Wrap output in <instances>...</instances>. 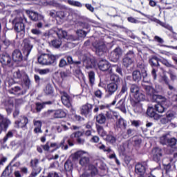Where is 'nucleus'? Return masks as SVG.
I'll return each mask as SVG.
<instances>
[{"label":"nucleus","instance_id":"6","mask_svg":"<svg viewBox=\"0 0 177 177\" xmlns=\"http://www.w3.org/2000/svg\"><path fill=\"white\" fill-rule=\"evenodd\" d=\"M135 57V53L133 51H129L123 58V66L124 67H129L132 63H133V58Z\"/></svg>","mask_w":177,"mask_h":177},{"label":"nucleus","instance_id":"17","mask_svg":"<svg viewBox=\"0 0 177 177\" xmlns=\"http://www.w3.org/2000/svg\"><path fill=\"white\" fill-rule=\"evenodd\" d=\"M136 174L140 175V176H143L145 172H146V166L142 163H138L136 165Z\"/></svg>","mask_w":177,"mask_h":177},{"label":"nucleus","instance_id":"30","mask_svg":"<svg viewBox=\"0 0 177 177\" xmlns=\"http://www.w3.org/2000/svg\"><path fill=\"white\" fill-rule=\"evenodd\" d=\"M57 35L58 38L62 39V38H65L66 39H68V36L67 35V32L65 30H63L62 29H58L57 31Z\"/></svg>","mask_w":177,"mask_h":177},{"label":"nucleus","instance_id":"62","mask_svg":"<svg viewBox=\"0 0 177 177\" xmlns=\"http://www.w3.org/2000/svg\"><path fill=\"white\" fill-rule=\"evenodd\" d=\"M1 45H4L5 46H9L10 45V41L8 40L7 39L3 38L1 41H0Z\"/></svg>","mask_w":177,"mask_h":177},{"label":"nucleus","instance_id":"64","mask_svg":"<svg viewBox=\"0 0 177 177\" xmlns=\"http://www.w3.org/2000/svg\"><path fill=\"white\" fill-rule=\"evenodd\" d=\"M32 34H34V35H41L42 34V32L39 30V29L34 28L31 30Z\"/></svg>","mask_w":177,"mask_h":177},{"label":"nucleus","instance_id":"48","mask_svg":"<svg viewBox=\"0 0 177 177\" xmlns=\"http://www.w3.org/2000/svg\"><path fill=\"white\" fill-rule=\"evenodd\" d=\"M67 62L69 64H75V66H80L81 64V61H73V57L68 56Z\"/></svg>","mask_w":177,"mask_h":177},{"label":"nucleus","instance_id":"42","mask_svg":"<svg viewBox=\"0 0 177 177\" xmlns=\"http://www.w3.org/2000/svg\"><path fill=\"white\" fill-rule=\"evenodd\" d=\"M84 133L82 131H77L76 132L73 133L70 138L71 139H74V138H75V139H80V138H81V136H83Z\"/></svg>","mask_w":177,"mask_h":177},{"label":"nucleus","instance_id":"41","mask_svg":"<svg viewBox=\"0 0 177 177\" xmlns=\"http://www.w3.org/2000/svg\"><path fill=\"white\" fill-rule=\"evenodd\" d=\"M23 80H24V85L25 88H26V89H30V86L31 85V81L30 80L28 75H26Z\"/></svg>","mask_w":177,"mask_h":177},{"label":"nucleus","instance_id":"36","mask_svg":"<svg viewBox=\"0 0 177 177\" xmlns=\"http://www.w3.org/2000/svg\"><path fill=\"white\" fill-rule=\"evenodd\" d=\"M97 133L100 134L102 136V138H103V139L106 138L107 133L106 132V131H104V129H103V127L97 126Z\"/></svg>","mask_w":177,"mask_h":177},{"label":"nucleus","instance_id":"43","mask_svg":"<svg viewBox=\"0 0 177 177\" xmlns=\"http://www.w3.org/2000/svg\"><path fill=\"white\" fill-rule=\"evenodd\" d=\"M56 62V56L48 54V59H47V66L49 64H53Z\"/></svg>","mask_w":177,"mask_h":177},{"label":"nucleus","instance_id":"54","mask_svg":"<svg viewBox=\"0 0 177 177\" xmlns=\"http://www.w3.org/2000/svg\"><path fill=\"white\" fill-rule=\"evenodd\" d=\"M166 118L169 120V122L172 121V120H174V118H175V113H174V112H167L166 113Z\"/></svg>","mask_w":177,"mask_h":177},{"label":"nucleus","instance_id":"46","mask_svg":"<svg viewBox=\"0 0 177 177\" xmlns=\"http://www.w3.org/2000/svg\"><path fill=\"white\" fill-rule=\"evenodd\" d=\"M50 103H51L50 102H46L44 103H39V102L36 103L37 111H41V110L44 109V106H45V104H50Z\"/></svg>","mask_w":177,"mask_h":177},{"label":"nucleus","instance_id":"4","mask_svg":"<svg viewBox=\"0 0 177 177\" xmlns=\"http://www.w3.org/2000/svg\"><path fill=\"white\" fill-rule=\"evenodd\" d=\"M86 156H88V152L78 151L73 155V158H75V160H78V158H81L80 160V165H82V167H87V165H89V158Z\"/></svg>","mask_w":177,"mask_h":177},{"label":"nucleus","instance_id":"55","mask_svg":"<svg viewBox=\"0 0 177 177\" xmlns=\"http://www.w3.org/2000/svg\"><path fill=\"white\" fill-rule=\"evenodd\" d=\"M156 23L158 24H160V26H161L162 27H164V28H167V30H171L172 29V27L171 26H169V25L160 21V20H157L156 21Z\"/></svg>","mask_w":177,"mask_h":177},{"label":"nucleus","instance_id":"24","mask_svg":"<svg viewBox=\"0 0 177 177\" xmlns=\"http://www.w3.org/2000/svg\"><path fill=\"white\" fill-rule=\"evenodd\" d=\"M33 124L35 127L34 132L35 133H42V130L41 128H42V122L40 120H33Z\"/></svg>","mask_w":177,"mask_h":177},{"label":"nucleus","instance_id":"27","mask_svg":"<svg viewBox=\"0 0 177 177\" xmlns=\"http://www.w3.org/2000/svg\"><path fill=\"white\" fill-rule=\"evenodd\" d=\"M53 114L55 118H64V117L66 115V112L64 111L63 109H58L55 111Z\"/></svg>","mask_w":177,"mask_h":177},{"label":"nucleus","instance_id":"52","mask_svg":"<svg viewBox=\"0 0 177 177\" xmlns=\"http://www.w3.org/2000/svg\"><path fill=\"white\" fill-rule=\"evenodd\" d=\"M118 107L120 110H121V111H122L123 113H125L126 110H125V104H124V100H120L118 103Z\"/></svg>","mask_w":177,"mask_h":177},{"label":"nucleus","instance_id":"12","mask_svg":"<svg viewBox=\"0 0 177 177\" xmlns=\"http://www.w3.org/2000/svg\"><path fill=\"white\" fill-rule=\"evenodd\" d=\"M152 153L153 161L158 162L161 160V157H162V151L160 148H155L152 150Z\"/></svg>","mask_w":177,"mask_h":177},{"label":"nucleus","instance_id":"11","mask_svg":"<svg viewBox=\"0 0 177 177\" xmlns=\"http://www.w3.org/2000/svg\"><path fill=\"white\" fill-rule=\"evenodd\" d=\"M92 113V104H86L82 106L81 108V115L88 117L89 114Z\"/></svg>","mask_w":177,"mask_h":177},{"label":"nucleus","instance_id":"35","mask_svg":"<svg viewBox=\"0 0 177 177\" xmlns=\"http://www.w3.org/2000/svg\"><path fill=\"white\" fill-rule=\"evenodd\" d=\"M104 140H106V142H109V143H115L117 140L115 137H114V136H113V134L111 133L106 134V136H105Z\"/></svg>","mask_w":177,"mask_h":177},{"label":"nucleus","instance_id":"25","mask_svg":"<svg viewBox=\"0 0 177 177\" xmlns=\"http://www.w3.org/2000/svg\"><path fill=\"white\" fill-rule=\"evenodd\" d=\"M116 128H120L121 129H125L127 128V120L122 118H120L115 122Z\"/></svg>","mask_w":177,"mask_h":177},{"label":"nucleus","instance_id":"56","mask_svg":"<svg viewBox=\"0 0 177 177\" xmlns=\"http://www.w3.org/2000/svg\"><path fill=\"white\" fill-rule=\"evenodd\" d=\"M84 66H85L86 68H92L93 67V64L89 59H85L84 61Z\"/></svg>","mask_w":177,"mask_h":177},{"label":"nucleus","instance_id":"57","mask_svg":"<svg viewBox=\"0 0 177 177\" xmlns=\"http://www.w3.org/2000/svg\"><path fill=\"white\" fill-rule=\"evenodd\" d=\"M12 174V171H9V166H7L4 171H3L1 176H9Z\"/></svg>","mask_w":177,"mask_h":177},{"label":"nucleus","instance_id":"31","mask_svg":"<svg viewBox=\"0 0 177 177\" xmlns=\"http://www.w3.org/2000/svg\"><path fill=\"white\" fill-rule=\"evenodd\" d=\"M110 80L112 84H116V85H118L119 82H121V79L115 74L111 75Z\"/></svg>","mask_w":177,"mask_h":177},{"label":"nucleus","instance_id":"63","mask_svg":"<svg viewBox=\"0 0 177 177\" xmlns=\"http://www.w3.org/2000/svg\"><path fill=\"white\" fill-rule=\"evenodd\" d=\"M67 66V61L64 59H61L59 61V66L62 68V67H66Z\"/></svg>","mask_w":177,"mask_h":177},{"label":"nucleus","instance_id":"7","mask_svg":"<svg viewBox=\"0 0 177 177\" xmlns=\"http://www.w3.org/2000/svg\"><path fill=\"white\" fill-rule=\"evenodd\" d=\"M39 162V161L37 158L32 159L30 161V166L32 168V171L31 173V175L33 177L37 176V175H38V174H39L41 171H42V169H41V167L38 166Z\"/></svg>","mask_w":177,"mask_h":177},{"label":"nucleus","instance_id":"40","mask_svg":"<svg viewBox=\"0 0 177 177\" xmlns=\"http://www.w3.org/2000/svg\"><path fill=\"white\" fill-rule=\"evenodd\" d=\"M64 169L68 171H73V162L67 160L64 164Z\"/></svg>","mask_w":177,"mask_h":177},{"label":"nucleus","instance_id":"39","mask_svg":"<svg viewBox=\"0 0 177 177\" xmlns=\"http://www.w3.org/2000/svg\"><path fill=\"white\" fill-rule=\"evenodd\" d=\"M135 113H143V106L140 102H136L134 105Z\"/></svg>","mask_w":177,"mask_h":177},{"label":"nucleus","instance_id":"61","mask_svg":"<svg viewBox=\"0 0 177 177\" xmlns=\"http://www.w3.org/2000/svg\"><path fill=\"white\" fill-rule=\"evenodd\" d=\"M50 142H47L46 145H41V149L44 150V151H49V149H50Z\"/></svg>","mask_w":177,"mask_h":177},{"label":"nucleus","instance_id":"19","mask_svg":"<svg viewBox=\"0 0 177 177\" xmlns=\"http://www.w3.org/2000/svg\"><path fill=\"white\" fill-rule=\"evenodd\" d=\"M117 89H118V84L111 82L108 84L106 91L109 95L114 94L115 92H117Z\"/></svg>","mask_w":177,"mask_h":177},{"label":"nucleus","instance_id":"32","mask_svg":"<svg viewBox=\"0 0 177 177\" xmlns=\"http://www.w3.org/2000/svg\"><path fill=\"white\" fill-rule=\"evenodd\" d=\"M26 75H27V74H26V73L21 72L20 71H17L14 73V77H15V80H21V78L24 79Z\"/></svg>","mask_w":177,"mask_h":177},{"label":"nucleus","instance_id":"60","mask_svg":"<svg viewBox=\"0 0 177 177\" xmlns=\"http://www.w3.org/2000/svg\"><path fill=\"white\" fill-rule=\"evenodd\" d=\"M77 34L81 38H85V37H86V32H85V31H84L82 30H78L77 31Z\"/></svg>","mask_w":177,"mask_h":177},{"label":"nucleus","instance_id":"58","mask_svg":"<svg viewBox=\"0 0 177 177\" xmlns=\"http://www.w3.org/2000/svg\"><path fill=\"white\" fill-rule=\"evenodd\" d=\"M160 80H161V81H164V82H165V84H166V85L169 84V79L168 78V76H167V75L163 74L162 75H161Z\"/></svg>","mask_w":177,"mask_h":177},{"label":"nucleus","instance_id":"53","mask_svg":"<svg viewBox=\"0 0 177 177\" xmlns=\"http://www.w3.org/2000/svg\"><path fill=\"white\" fill-rule=\"evenodd\" d=\"M37 73H39L40 75H46V74L50 73V70L49 68L39 69L37 70Z\"/></svg>","mask_w":177,"mask_h":177},{"label":"nucleus","instance_id":"45","mask_svg":"<svg viewBox=\"0 0 177 177\" xmlns=\"http://www.w3.org/2000/svg\"><path fill=\"white\" fill-rule=\"evenodd\" d=\"M169 139V138H168V134H165L160 137V143L163 145H167Z\"/></svg>","mask_w":177,"mask_h":177},{"label":"nucleus","instance_id":"21","mask_svg":"<svg viewBox=\"0 0 177 177\" xmlns=\"http://www.w3.org/2000/svg\"><path fill=\"white\" fill-rule=\"evenodd\" d=\"M12 60H14V62H21V60H23V54H21V51L15 50L12 53Z\"/></svg>","mask_w":177,"mask_h":177},{"label":"nucleus","instance_id":"50","mask_svg":"<svg viewBox=\"0 0 177 177\" xmlns=\"http://www.w3.org/2000/svg\"><path fill=\"white\" fill-rule=\"evenodd\" d=\"M97 147H98V149H100V150L106 151L107 153H111V149H110L109 147H106L105 145L99 144L97 145Z\"/></svg>","mask_w":177,"mask_h":177},{"label":"nucleus","instance_id":"26","mask_svg":"<svg viewBox=\"0 0 177 177\" xmlns=\"http://www.w3.org/2000/svg\"><path fill=\"white\" fill-rule=\"evenodd\" d=\"M149 64L151 66H154L155 67H157V66L158 67H160V58L157 57V56L153 55L152 57H151V58H149Z\"/></svg>","mask_w":177,"mask_h":177},{"label":"nucleus","instance_id":"15","mask_svg":"<svg viewBox=\"0 0 177 177\" xmlns=\"http://www.w3.org/2000/svg\"><path fill=\"white\" fill-rule=\"evenodd\" d=\"M66 139H67V137H64L59 144L56 142L50 143V147H56V149H60V147H62L63 150H67V149H68V145H66L64 146V142H66Z\"/></svg>","mask_w":177,"mask_h":177},{"label":"nucleus","instance_id":"20","mask_svg":"<svg viewBox=\"0 0 177 177\" xmlns=\"http://www.w3.org/2000/svg\"><path fill=\"white\" fill-rule=\"evenodd\" d=\"M62 102L66 107L70 109L71 107V102L70 101V96L67 93H64L63 95L61 97Z\"/></svg>","mask_w":177,"mask_h":177},{"label":"nucleus","instance_id":"33","mask_svg":"<svg viewBox=\"0 0 177 177\" xmlns=\"http://www.w3.org/2000/svg\"><path fill=\"white\" fill-rule=\"evenodd\" d=\"M96 121L98 124H104L106 122V116L103 113H100L96 116Z\"/></svg>","mask_w":177,"mask_h":177},{"label":"nucleus","instance_id":"16","mask_svg":"<svg viewBox=\"0 0 177 177\" xmlns=\"http://www.w3.org/2000/svg\"><path fill=\"white\" fill-rule=\"evenodd\" d=\"M93 45L95 48L96 55H97L98 56H102V55H103V53H104V50H106V45H104V44L103 43H99L95 46V44Z\"/></svg>","mask_w":177,"mask_h":177},{"label":"nucleus","instance_id":"9","mask_svg":"<svg viewBox=\"0 0 177 177\" xmlns=\"http://www.w3.org/2000/svg\"><path fill=\"white\" fill-rule=\"evenodd\" d=\"M10 120L8 118H3L2 115H0V131L1 133L2 131H6L8 128H9V125H10Z\"/></svg>","mask_w":177,"mask_h":177},{"label":"nucleus","instance_id":"28","mask_svg":"<svg viewBox=\"0 0 177 177\" xmlns=\"http://www.w3.org/2000/svg\"><path fill=\"white\" fill-rule=\"evenodd\" d=\"M27 13L30 19H31V20H33V21H37V20H39V17H41V15H38V13L34 11H27Z\"/></svg>","mask_w":177,"mask_h":177},{"label":"nucleus","instance_id":"29","mask_svg":"<svg viewBox=\"0 0 177 177\" xmlns=\"http://www.w3.org/2000/svg\"><path fill=\"white\" fill-rule=\"evenodd\" d=\"M132 77L135 82H139L142 80V73L139 71H134L132 73Z\"/></svg>","mask_w":177,"mask_h":177},{"label":"nucleus","instance_id":"3","mask_svg":"<svg viewBox=\"0 0 177 177\" xmlns=\"http://www.w3.org/2000/svg\"><path fill=\"white\" fill-rule=\"evenodd\" d=\"M31 40H28V39H25L24 40V55L26 57H28L30 53H31V50H32L33 46L31 42H35V44L39 43V39L35 37H30Z\"/></svg>","mask_w":177,"mask_h":177},{"label":"nucleus","instance_id":"23","mask_svg":"<svg viewBox=\"0 0 177 177\" xmlns=\"http://www.w3.org/2000/svg\"><path fill=\"white\" fill-rule=\"evenodd\" d=\"M15 134V130H10L6 133V136L0 140L1 145H5L9 139H12L13 135Z\"/></svg>","mask_w":177,"mask_h":177},{"label":"nucleus","instance_id":"14","mask_svg":"<svg viewBox=\"0 0 177 177\" xmlns=\"http://www.w3.org/2000/svg\"><path fill=\"white\" fill-rule=\"evenodd\" d=\"M111 65L110 63L106 59H101L98 63V68L101 70V71H107L109 68H110Z\"/></svg>","mask_w":177,"mask_h":177},{"label":"nucleus","instance_id":"37","mask_svg":"<svg viewBox=\"0 0 177 177\" xmlns=\"http://www.w3.org/2000/svg\"><path fill=\"white\" fill-rule=\"evenodd\" d=\"M68 5L71 6H76L77 8H82V3L78 1L75 0H67Z\"/></svg>","mask_w":177,"mask_h":177},{"label":"nucleus","instance_id":"2","mask_svg":"<svg viewBox=\"0 0 177 177\" xmlns=\"http://www.w3.org/2000/svg\"><path fill=\"white\" fill-rule=\"evenodd\" d=\"M27 21L23 14L17 15L15 19L12 21L13 24H15V30L17 31V38H23L24 37V23L23 21Z\"/></svg>","mask_w":177,"mask_h":177},{"label":"nucleus","instance_id":"49","mask_svg":"<svg viewBox=\"0 0 177 177\" xmlns=\"http://www.w3.org/2000/svg\"><path fill=\"white\" fill-rule=\"evenodd\" d=\"M88 80L91 85H93L95 84V72H88Z\"/></svg>","mask_w":177,"mask_h":177},{"label":"nucleus","instance_id":"59","mask_svg":"<svg viewBox=\"0 0 177 177\" xmlns=\"http://www.w3.org/2000/svg\"><path fill=\"white\" fill-rule=\"evenodd\" d=\"M127 20L129 23H133L134 24H138L140 23V21H139L137 19H135L134 17H128Z\"/></svg>","mask_w":177,"mask_h":177},{"label":"nucleus","instance_id":"18","mask_svg":"<svg viewBox=\"0 0 177 177\" xmlns=\"http://www.w3.org/2000/svg\"><path fill=\"white\" fill-rule=\"evenodd\" d=\"M0 62L4 66H10L12 59L10 58V56L6 53L0 56Z\"/></svg>","mask_w":177,"mask_h":177},{"label":"nucleus","instance_id":"34","mask_svg":"<svg viewBox=\"0 0 177 177\" xmlns=\"http://www.w3.org/2000/svg\"><path fill=\"white\" fill-rule=\"evenodd\" d=\"M10 95H21V88L19 86H15L10 90L8 91Z\"/></svg>","mask_w":177,"mask_h":177},{"label":"nucleus","instance_id":"10","mask_svg":"<svg viewBox=\"0 0 177 177\" xmlns=\"http://www.w3.org/2000/svg\"><path fill=\"white\" fill-rule=\"evenodd\" d=\"M121 55H122V52L121 51V48H116L111 53L110 59L111 62L114 63H117L118 60H120V57H121Z\"/></svg>","mask_w":177,"mask_h":177},{"label":"nucleus","instance_id":"44","mask_svg":"<svg viewBox=\"0 0 177 177\" xmlns=\"http://www.w3.org/2000/svg\"><path fill=\"white\" fill-rule=\"evenodd\" d=\"M51 45L53 46V48H56L57 49L62 46V40H60V39H54L51 41Z\"/></svg>","mask_w":177,"mask_h":177},{"label":"nucleus","instance_id":"5","mask_svg":"<svg viewBox=\"0 0 177 177\" xmlns=\"http://www.w3.org/2000/svg\"><path fill=\"white\" fill-rule=\"evenodd\" d=\"M130 92L137 102H143V100L146 99V97L140 92V88H139V86L136 84L131 85Z\"/></svg>","mask_w":177,"mask_h":177},{"label":"nucleus","instance_id":"13","mask_svg":"<svg viewBox=\"0 0 177 177\" xmlns=\"http://www.w3.org/2000/svg\"><path fill=\"white\" fill-rule=\"evenodd\" d=\"M28 124V119L24 116L15 121V128H24Z\"/></svg>","mask_w":177,"mask_h":177},{"label":"nucleus","instance_id":"1","mask_svg":"<svg viewBox=\"0 0 177 177\" xmlns=\"http://www.w3.org/2000/svg\"><path fill=\"white\" fill-rule=\"evenodd\" d=\"M143 88L145 91L147 97H149L150 100L158 102V104H155L153 106L148 107L147 111V115L151 118H154V120H160V118H161V115L156 113V111L161 113L165 111V107H164V106H168V101L167 100V98L162 95H156V93H158L160 91H158V89H155L151 86L144 85Z\"/></svg>","mask_w":177,"mask_h":177},{"label":"nucleus","instance_id":"8","mask_svg":"<svg viewBox=\"0 0 177 177\" xmlns=\"http://www.w3.org/2000/svg\"><path fill=\"white\" fill-rule=\"evenodd\" d=\"M176 142L177 140L175 138H171L168 140L167 145L168 147H170V149L169 148L166 151L167 154H172V153L176 150Z\"/></svg>","mask_w":177,"mask_h":177},{"label":"nucleus","instance_id":"51","mask_svg":"<svg viewBox=\"0 0 177 177\" xmlns=\"http://www.w3.org/2000/svg\"><path fill=\"white\" fill-rule=\"evenodd\" d=\"M44 93L46 95H52L53 93V87L50 84L47 85L44 89Z\"/></svg>","mask_w":177,"mask_h":177},{"label":"nucleus","instance_id":"47","mask_svg":"<svg viewBox=\"0 0 177 177\" xmlns=\"http://www.w3.org/2000/svg\"><path fill=\"white\" fill-rule=\"evenodd\" d=\"M97 171L96 170V169H93V171H91V172H85L83 174H82L80 176V177H91V176H93V175H96Z\"/></svg>","mask_w":177,"mask_h":177},{"label":"nucleus","instance_id":"38","mask_svg":"<svg viewBox=\"0 0 177 177\" xmlns=\"http://www.w3.org/2000/svg\"><path fill=\"white\" fill-rule=\"evenodd\" d=\"M159 62L166 67H169V68L174 67V65H172V64H171V62H169V61H168V59L165 58L160 57L159 59Z\"/></svg>","mask_w":177,"mask_h":177},{"label":"nucleus","instance_id":"22","mask_svg":"<svg viewBox=\"0 0 177 177\" xmlns=\"http://www.w3.org/2000/svg\"><path fill=\"white\" fill-rule=\"evenodd\" d=\"M48 59H49V54H42L38 57V63L43 66H48Z\"/></svg>","mask_w":177,"mask_h":177}]
</instances>
